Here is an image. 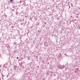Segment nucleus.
Segmentation results:
<instances>
[{
	"instance_id": "39448f33",
	"label": "nucleus",
	"mask_w": 80,
	"mask_h": 80,
	"mask_svg": "<svg viewBox=\"0 0 80 80\" xmlns=\"http://www.w3.org/2000/svg\"><path fill=\"white\" fill-rule=\"evenodd\" d=\"M52 37L53 36V35H52Z\"/></svg>"
},
{
	"instance_id": "f03ea898",
	"label": "nucleus",
	"mask_w": 80,
	"mask_h": 80,
	"mask_svg": "<svg viewBox=\"0 0 80 80\" xmlns=\"http://www.w3.org/2000/svg\"><path fill=\"white\" fill-rule=\"evenodd\" d=\"M20 3H22V1H20Z\"/></svg>"
},
{
	"instance_id": "f257e3e1",
	"label": "nucleus",
	"mask_w": 80,
	"mask_h": 80,
	"mask_svg": "<svg viewBox=\"0 0 80 80\" xmlns=\"http://www.w3.org/2000/svg\"><path fill=\"white\" fill-rule=\"evenodd\" d=\"M10 2H13V0H10Z\"/></svg>"
},
{
	"instance_id": "20e7f679",
	"label": "nucleus",
	"mask_w": 80,
	"mask_h": 80,
	"mask_svg": "<svg viewBox=\"0 0 80 80\" xmlns=\"http://www.w3.org/2000/svg\"><path fill=\"white\" fill-rule=\"evenodd\" d=\"M25 17L26 18H27V16H26Z\"/></svg>"
},
{
	"instance_id": "7ed1b4c3",
	"label": "nucleus",
	"mask_w": 80,
	"mask_h": 80,
	"mask_svg": "<svg viewBox=\"0 0 80 80\" xmlns=\"http://www.w3.org/2000/svg\"><path fill=\"white\" fill-rule=\"evenodd\" d=\"M17 59L18 58V57H17Z\"/></svg>"
},
{
	"instance_id": "423d86ee",
	"label": "nucleus",
	"mask_w": 80,
	"mask_h": 80,
	"mask_svg": "<svg viewBox=\"0 0 80 80\" xmlns=\"http://www.w3.org/2000/svg\"><path fill=\"white\" fill-rule=\"evenodd\" d=\"M30 19H31V18H30Z\"/></svg>"
}]
</instances>
